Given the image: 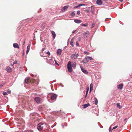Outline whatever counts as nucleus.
<instances>
[{"instance_id":"1","label":"nucleus","mask_w":132,"mask_h":132,"mask_svg":"<svg viewBox=\"0 0 132 132\" xmlns=\"http://www.w3.org/2000/svg\"><path fill=\"white\" fill-rule=\"evenodd\" d=\"M67 67L68 72H71L72 70V64L71 61H69L67 65Z\"/></svg>"},{"instance_id":"2","label":"nucleus","mask_w":132,"mask_h":132,"mask_svg":"<svg viewBox=\"0 0 132 132\" xmlns=\"http://www.w3.org/2000/svg\"><path fill=\"white\" fill-rule=\"evenodd\" d=\"M48 97H50L52 100H55L57 97V95L55 94H49L48 95Z\"/></svg>"},{"instance_id":"3","label":"nucleus","mask_w":132,"mask_h":132,"mask_svg":"<svg viewBox=\"0 0 132 132\" xmlns=\"http://www.w3.org/2000/svg\"><path fill=\"white\" fill-rule=\"evenodd\" d=\"M78 56V53H75L72 54L71 56V57L72 60L76 59L77 58Z\"/></svg>"},{"instance_id":"4","label":"nucleus","mask_w":132,"mask_h":132,"mask_svg":"<svg viewBox=\"0 0 132 132\" xmlns=\"http://www.w3.org/2000/svg\"><path fill=\"white\" fill-rule=\"evenodd\" d=\"M43 124L42 123H40L38 125L37 128L40 131L43 129Z\"/></svg>"},{"instance_id":"5","label":"nucleus","mask_w":132,"mask_h":132,"mask_svg":"<svg viewBox=\"0 0 132 132\" xmlns=\"http://www.w3.org/2000/svg\"><path fill=\"white\" fill-rule=\"evenodd\" d=\"M35 100L37 103H39L40 102L41 99L39 97H36L35 98Z\"/></svg>"},{"instance_id":"6","label":"nucleus","mask_w":132,"mask_h":132,"mask_svg":"<svg viewBox=\"0 0 132 132\" xmlns=\"http://www.w3.org/2000/svg\"><path fill=\"white\" fill-rule=\"evenodd\" d=\"M80 68L82 71L84 73L86 74H87L88 73V72L87 71V70H85L83 67H80Z\"/></svg>"},{"instance_id":"7","label":"nucleus","mask_w":132,"mask_h":132,"mask_svg":"<svg viewBox=\"0 0 132 132\" xmlns=\"http://www.w3.org/2000/svg\"><path fill=\"white\" fill-rule=\"evenodd\" d=\"M69 7V6H65L63 7L61 9V11L62 12H64L65 11L66 9H67Z\"/></svg>"},{"instance_id":"8","label":"nucleus","mask_w":132,"mask_h":132,"mask_svg":"<svg viewBox=\"0 0 132 132\" xmlns=\"http://www.w3.org/2000/svg\"><path fill=\"white\" fill-rule=\"evenodd\" d=\"M72 67L75 69L76 66L77 64L76 63L75 61H73L72 62Z\"/></svg>"},{"instance_id":"9","label":"nucleus","mask_w":132,"mask_h":132,"mask_svg":"<svg viewBox=\"0 0 132 132\" xmlns=\"http://www.w3.org/2000/svg\"><path fill=\"white\" fill-rule=\"evenodd\" d=\"M89 60H88V58L87 56L86 57H85V58L84 59V61H82V62H81V63L82 62H83L84 63H87L88 62Z\"/></svg>"},{"instance_id":"10","label":"nucleus","mask_w":132,"mask_h":132,"mask_svg":"<svg viewBox=\"0 0 132 132\" xmlns=\"http://www.w3.org/2000/svg\"><path fill=\"white\" fill-rule=\"evenodd\" d=\"M96 3L97 4L99 5H102L103 3L102 1L101 0H97Z\"/></svg>"},{"instance_id":"11","label":"nucleus","mask_w":132,"mask_h":132,"mask_svg":"<svg viewBox=\"0 0 132 132\" xmlns=\"http://www.w3.org/2000/svg\"><path fill=\"white\" fill-rule=\"evenodd\" d=\"M62 50L61 49H58L57 51V54L58 55H60L61 54Z\"/></svg>"},{"instance_id":"12","label":"nucleus","mask_w":132,"mask_h":132,"mask_svg":"<svg viewBox=\"0 0 132 132\" xmlns=\"http://www.w3.org/2000/svg\"><path fill=\"white\" fill-rule=\"evenodd\" d=\"M13 47L16 48H19V46L18 44L16 43H14L13 44Z\"/></svg>"},{"instance_id":"13","label":"nucleus","mask_w":132,"mask_h":132,"mask_svg":"<svg viewBox=\"0 0 132 132\" xmlns=\"http://www.w3.org/2000/svg\"><path fill=\"white\" fill-rule=\"evenodd\" d=\"M89 106H90V105L89 103H88L87 104H84L82 105V106H83V108L84 109L86 108L87 107Z\"/></svg>"},{"instance_id":"14","label":"nucleus","mask_w":132,"mask_h":132,"mask_svg":"<svg viewBox=\"0 0 132 132\" xmlns=\"http://www.w3.org/2000/svg\"><path fill=\"white\" fill-rule=\"evenodd\" d=\"M123 84H121L119 85L118 86V89H122L123 88Z\"/></svg>"},{"instance_id":"15","label":"nucleus","mask_w":132,"mask_h":132,"mask_svg":"<svg viewBox=\"0 0 132 132\" xmlns=\"http://www.w3.org/2000/svg\"><path fill=\"white\" fill-rule=\"evenodd\" d=\"M74 21L76 23H81V20L79 19H75L74 20Z\"/></svg>"},{"instance_id":"16","label":"nucleus","mask_w":132,"mask_h":132,"mask_svg":"<svg viewBox=\"0 0 132 132\" xmlns=\"http://www.w3.org/2000/svg\"><path fill=\"white\" fill-rule=\"evenodd\" d=\"M6 70L8 72H10L12 71V69L9 67H7L6 68Z\"/></svg>"},{"instance_id":"17","label":"nucleus","mask_w":132,"mask_h":132,"mask_svg":"<svg viewBox=\"0 0 132 132\" xmlns=\"http://www.w3.org/2000/svg\"><path fill=\"white\" fill-rule=\"evenodd\" d=\"M29 77H27L26 78L25 80V82L26 83L28 84V81L29 80Z\"/></svg>"},{"instance_id":"18","label":"nucleus","mask_w":132,"mask_h":132,"mask_svg":"<svg viewBox=\"0 0 132 132\" xmlns=\"http://www.w3.org/2000/svg\"><path fill=\"white\" fill-rule=\"evenodd\" d=\"M51 33L53 37V38H54L56 36V34L55 32L53 31H52Z\"/></svg>"},{"instance_id":"19","label":"nucleus","mask_w":132,"mask_h":132,"mask_svg":"<svg viewBox=\"0 0 132 132\" xmlns=\"http://www.w3.org/2000/svg\"><path fill=\"white\" fill-rule=\"evenodd\" d=\"M93 89V85L91 84L90 85V92Z\"/></svg>"},{"instance_id":"20","label":"nucleus","mask_w":132,"mask_h":132,"mask_svg":"<svg viewBox=\"0 0 132 132\" xmlns=\"http://www.w3.org/2000/svg\"><path fill=\"white\" fill-rule=\"evenodd\" d=\"M95 104L96 105H97L98 103V100L97 98L95 97L94 98Z\"/></svg>"},{"instance_id":"21","label":"nucleus","mask_w":132,"mask_h":132,"mask_svg":"<svg viewBox=\"0 0 132 132\" xmlns=\"http://www.w3.org/2000/svg\"><path fill=\"white\" fill-rule=\"evenodd\" d=\"M117 105V106L118 108L119 109H121L122 108V106L120 105V103H117L116 104Z\"/></svg>"},{"instance_id":"22","label":"nucleus","mask_w":132,"mask_h":132,"mask_svg":"<svg viewBox=\"0 0 132 132\" xmlns=\"http://www.w3.org/2000/svg\"><path fill=\"white\" fill-rule=\"evenodd\" d=\"M87 33L86 32L83 34V36L84 38H86L87 37L88 35H87Z\"/></svg>"},{"instance_id":"23","label":"nucleus","mask_w":132,"mask_h":132,"mask_svg":"<svg viewBox=\"0 0 132 132\" xmlns=\"http://www.w3.org/2000/svg\"><path fill=\"white\" fill-rule=\"evenodd\" d=\"M70 45L72 46H73V41L72 40V39H71L70 41Z\"/></svg>"},{"instance_id":"24","label":"nucleus","mask_w":132,"mask_h":132,"mask_svg":"<svg viewBox=\"0 0 132 132\" xmlns=\"http://www.w3.org/2000/svg\"><path fill=\"white\" fill-rule=\"evenodd\" d=\"M30 44L28 45L27 47V50L29 51L30 48Z\"/></svg>"},{"instance_id":"25","label":"nucleus","mask_w":132,"mask_h":132,"mask_svg":"<svg viewBox=\"0 0 132 132\" xmlns=\"http://www.w3.org/2000/svg\"><path fill=\"white\" fill-rule=\"evenodd\" d=\"M85 5V4H79L77 6V7H79L81 6H84Z\"/></svg>"},{"instance_id":"26","label":"nucleus","mask_w":132,"mask_h":132,"mask_svg":"<svg viewBox=\"0 0 132 132\" xmlns=\"http://www.w3.org/2000/svg\"><path fill=\"white\" fill-rule=\"evenodd\" d=\"M75 15V13L74 12H72L71 14V16H73Z\"/></svg>"},{"instance_id":"27","label":"nucleus","mask_w":132,"mask_h":132,"mask_svg":"<svg viewBox=\"0 0 132 132\" xmlns=\"http://www.w3.org/2000/svg\"><path fill=\"white\" fill-rule=\"evenodd\" d=\"M91 8L92 9V13H94V9L92 8V6H91Z\"/></svg>"},{"instance_id":"28","label":"nucleus","mask_w":132,"mask_h":132,"mask_svg":"<svg viewBox=\"0 0 132 132\" xmlns=\"http://www.w3.org/2000/svg\"><path fill=\"white\" fill-rule=\"evenodd\" d=\"M88 90H89V88H87V91H86V96H87V93H88Z\"/></svg>"},{"instance_id":"29","label":"nucleus","mask_w":132,"mask_h":132,"mask_svg":"<svg viewBox=\"0 0 132 132\" xmlns=\"http://www.w3.org/2000/svg\"><path fill=\"white\" fill-rule=\"evenodd\" d=\"M87 57L88 58V59L89 60H93V58L91 57L88 56H87Z\"/></svg>"},{"instance_id":"30","label":"nucleus","mask_w":132,"mask_h":132,"mask_svg":"<svg viewBox=\"0 0 132 132\" xmlns=\"http://www.w3.org/2000/svg\"><path fill=\"white\" fill-rule=\"evenodd\" d=\"M7 95V93L6 92H4L3 93V95Z\"/></svg>"},{"instance_id":"31","label":"nucleus","mask_w":132,"mask_h":132,"mask_svg":"<svg viewBox=\"0 0 132 132\" xmlns=\"http://www.w3.org/2000/svg\"><path fill=\"white\" fill-rule=\"evenodd\" d=\"M95 25V24L94 23H93L92 24L91 28H93L94 27Z\"/></svg>"},{"instance_id":"32","label":"nucleus","mask_w":132,"mask_h":132,"mask_svg":"<svg viewBox=\"0 0 132 132\" xmlns=\"http://www.w3.org/2000/svg\"><path fill=\"white\" fill-rule=\"evenodd\" d=\"M77 14L78 15H79L80 14V11L79 10V11H78L77 12Z\"/></svg>"},{"instance_id":"33","label":"nucleus","mask_w":132,"mask_h":132,"mask_svg":"<svg viewBox=\"0 0 132 132\" xmlns=\"http://www.w3.org/2000/svg\"><path fill=\"white\" fill-rule=\"evenodd\" d=\"M26 132H33V131L31 130H29L27 131Z\"/></svg>"},{"instance_id":"34","label":"nucleus","mask_w":132,"mask_h":132,"mask_svg":"<svg viewBox=\"0 0 132 132\" xmlns=\"http://www.w3.org/2000/svg\"><path fill=\"white\" fill-rule=\"evenodd\" d=\"M118 127V126H115L113 127V128L112 129H115L116 128H117Z\"/></svg>"},{"instance_id":"35","label":"nucleus","mask_w":132,"mask_h":132,"mask_svg":"<svg viewBox=\"0 0 132 132\" xmlns=\"http://www.w3.org/2000/svg\"><path fill=\"white\" fill-rule=\"evenodd\" d=\"M85 11L87 12V13H88L89 12V10L88 9H86L85 10Z\"/></svg>"},{"instance_id":"36","label":"nucleus","mask_w":132,"mask_h":132,"mask_svg":"<svg viewBox=\"0 0 132 132\" xmlns=\"http://www.w3.org/2000/svg\"><path fill=\"white\" fill-rule=\"evenodd\" d=\"M11 92L10 90H8L7 91V93L9 94H10V93H11Z\"/></svg>"},{"instance_id":"37","label":"nucleus","mask_w":132,"mask_h":132,"mask_svg":"<svg viewBox=\"0 0 132 132\" xmlns=\"http://www.w3.org/2000/svg\"><path fill=\"white\" fill-rule=\"evenodd\" d=\"M84 53L86 54H88V52H87L86 51H85L84 52Z\"/></svg>"},{"instance_id":"38","label":"nucleus","mask_w":132,"mask_h":132,"mask_svg":"<svg viewBox=\"0 0 132 132\" xmlns=\"http://www.w3.org/2000/svg\"><path fill=\"white\" fill-rule=\"evenodd\" d=\"M113 130L112 129H111V127H110L109 129V131H111Z\"/></svg>"},{"instance_id":"39","label":"nucleus","mask_w":132,"mask_h":132,"mask_svg":"<svg viewBox=\"0 0 132 132\" xmlns=\"http://www.w3.org/2000/svg\"><path fill=\"white\" fill-rule=\"evenodd\" d=\"M46 53L49 56L50 54V53L49 51H48L46 52Z\"/></svg>"},{"instance_id":"40","label":"nucleus","mask_w":132,"mask_h":132,"mask_svg":"<svg viewBox=\"0 0 132 132\" xmlns=\"http://www.w3.org/2000/svg\"><path fill=\"white\" fill-rule=\"evenodd\" d=\"M60 86H61L62 87H64L63 85L62 84H61V83H60Z\"/></svg>"},{"instance_id":"41","label":"nucleus","mask_w":132,"mask_h":132,"mask_svg":"<svg viewBox=\"0 0 132 132\" xmlns=\"http://www.w3.org/2000/svg\"><path fill=\"white\" fill-rule=\"evenodd\" d=\"M76 31V30H73L72 32V34H73Z\"/></svg>"},{"instance_id":"42","label":"nucleus","mask_w":132,"mask_h":132,"mask_svg":"<svg viewBox=\"0 0 132 132\" xmlns=\"http://www.w3.org/2000/svg\"><path fill=\"white\" fill-rule=\"evenodd\" d=\"M81 25L83 26H87V25L84 24H81Z\"/></svg>"},{"instance_id":"43","label":"nucleus","mask_w":132,"mask_h":132,"mask_svg":"<svg viewBox=\"0 0 132 132\" xmlns=\"http://www.w3.org/2000/svg\"><path fill=\"white\" fill-rule=\"evenodd\" d=\"M17 63V61H15V62H13V64H15L16 63Z\"/></svg>"},{"instance_id":"44","label":"nucleus","mask_w":132,"mask_h":132,"mask_svg":"<svg viewBox=\"0 0 132 132\" xmlns=\"http://www.w3.org/2000/svg\"><path fill=\"white\" fill-rule=\"evenodd\" d=\"M76 45L77 46H78L79 45V44H78V43L76 42Z\"/></svg>"},{"instance_id":"45","label":"nucleus","mask_w":132,"mask_h":132,"mask_svg":"<svg viewBox=\"0 0 132 132\" xmlns=\"http://www.w3.org/2000/svg\"><path fill=\"white\" fill-rule=\"evenodd\" d=\"M45 49V48H43L41 52H43V51Z\"/></svg>"},{"instance_id":"46","label":"nucleus","mask_w":132,"mask_h":132,"mask_svg":"<svg viewBox=\"0 0 132 132\" xmlns=\"http://www.w3.org/2000/svg\"><path fill=\"white\" fill-rule=\"evenodd\" d=\"M29 51L27 50V51H26V54H28V53Z\"/></svg>"},{"instance_id":"47","label":"nucleus","mask_w":132,"mask_h":132,"mask_svg":"<svg viewBox=\"0 0 132 132\" xmlns=\"http://www.w3.org/2000/svg\"><path fill=\"white\" fill-rule=\"evenodd\" d=\"M61 125H62V126L63 127V128L64 127V124L63 123H62Z\"/></svg>"},{"instance_id":"48","label":"nucleus","mask_w":132,"mask_h":132,"mask_svg":"<svg viewBox=\"0 0 132 132\" xmlns=\"http://www.w3.org/2000/svg\"><path fill=\"white\" fill-rule=\"evenodd\" d=\"M77 6H75L74 7V8L75 9H76V8H77L78 7H77Z\"/></svg>"},{"instance_id":"49","label":"nucleus","mask_w":132,"mask_h":132,"mask_svg":"<svg viewBox=\"0 0 132 132\" xmlns=\"http://www.w3.org/2000/svg\"><path fill=\"white\" fill-rule=\"evenodd\" d=\"M55 64H56V65H59V64H58V63H56V61H55Z\"/></svg>"},{"instance_id":"50","label":"nucleus","mask_w":132,"mask_h":132,"mask_svg":"<svg viewBox=\"0 0 132 132\" xmlns=\"http://www.w3.org/2000/svg\"><path fill=\"white\" fill-rule=\"evenodd\" d=\"M118 0L119 1H120L121 2H122L123 1V0Z\"/></svg>"},{"instance_id":"51","label":"nucleus","mask_w":132,"mask_h":132,"mask_svg":"<svg viewBox=\"0 0 132 132\" xmlns=\"http://www.w3.org/2000/svg\"><path fill=\"white\" fill-rule=\"evenodd\" d=\"M3 86V85H0V88L2 87Z\"/></svg>"},{"instance_id":"52","label":"nucleus","mask_w":132,"mask_h":132,"mask_svg":"<svg viewBox=\"0 0 132 132\" xmlns=\"http://www.w3.org/2000/svg\"><path fill=\"white\" fill-rule=\"evenodd\" d=\"M31 76H34V75L32 74H31Z\"/></svg>"},{"instance_id":"53","label":"nucleus","mask_w":132,"mask_h":132,"mask_svg":"<svg viewBox=\"0 0 132 132\" xmlns=\"http://www.w3.org/2000/svg\"><path fill=\"white\" fill-rule=\"evenodd\" d=\"M2 108V107L1 106H0V110Z\"/></svg>"},{"instance_id":"54","label":"nucleus","mask_w":132,"mask_h":132,"mask_svg":"<svg viewBox=\"0 0 132 132\" xmlns=\"http://www.w3.org/2000/svg\"><path fill=\"white\" fill-rule=\"evenodd\" d=\"M126 120V119H124V121H125Z\"/></svg>"},{"instance_id":"55","label":"nucleus","mask_w":132,"mask_h":132,"mask_svg":"<svg viewBox=\"0 0 132 132\" xmlns=\"http://www.w3.org/2000/svg\"><path fill=\"white\" fill-rule=\"evenodd\" d=\"M103 0V1H106L107 0Z\"/></svg>"},{"instance_id":"56","label":"nucleus","mask_w":132,"mask_h":132,"mask_svg":"<svg viewBox=\"0 0 132 132\" xmlns=\"http://www.w3.org/2000/svg\"><path fill=\"white\" fill-rule=\"evenodd\" d=\"M40 55H41V56H43L42 55H41V54Z\"/></svg>"},{"instance_id":"57","label":"nucleus","mask_w":132,"mask_h":132,"mask_svg":"<svg viewBox=\"0 0 132 132\" xmlns=\"http://www.w3.org/2000/svg\"><path fill=\"white\" fill-rule=\"evenodd\" d=\"M65 126H67V125H65Z\"/></svg>"}]
</instances>
